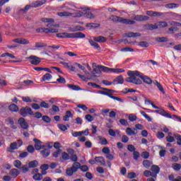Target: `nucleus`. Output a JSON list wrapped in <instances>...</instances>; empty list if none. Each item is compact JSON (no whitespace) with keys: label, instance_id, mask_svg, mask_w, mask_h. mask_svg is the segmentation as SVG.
<instances>
[{"label":"nucleus","instance_id":"f257e3e1","mask_svg":"<svg viewBox=\"0 0 181 181\" xmlns=\"http://www.w3.org/2000/svg\"><path fill=\"white\" fill-rule=\"evenodd\" d=\"M127 75L129 76L126 78L127 83H132L133 84L136 85H141L142 84V81L146 84H152V79L148 76H143L139 75V71H129L127 72ZM141 78V80L140 78Z\"/></svg>","mask_w":181,"mask_h":181},{"label":"nucleus","instance_id":"f03ea898","mask_svg":"<svg viewBox=\"0 0 181 181\" xmlns=\"http://www.w3.org/2000/svg\"><path fill=\"white\" fill-rule=\"evenodd\" d=\"M81 169L82 172H88V167L87 165H82L78 162H75L72 165L71 168L66 169V173L67 176H73L76 172H78Z\"/></svg>","mask_w":181,"mask_h":181},{"label":"nucleus","instance_id":"7ed1b4c3","mask_svg":"<svg viewBox=\"0 0 181 181\" xmlns=\"http://www.w3.org/2000/svg\"><path fill=\"white\" fill-rule=\"evenodd\" d=\"M57 37H59V39H84L86 35L81 32L74 33H62L57 34Z\"/></svg>","mask_w":181,"mask_h":181},{"label":"nucleus","instance_id":"20e7f679","mask_svg":"<svg viewBox=\"0 0 181 181\" xmlns=\"http://www.w3.org/2000/svg\"><path fill=\"white\" fill-rule=\"evenodd\" d=\"M103 90H105V91H107V92H105L103 90H99V93L100 94H104L105 95H108V97H110V98H112V100H115L116 101H119V103H124V100L122 99H121V98H118L116 96H112L111 94H112V93H114V90H110V89H107V88H103Z\"/></svg>","mask_w":181,"mask_h":181},{"label":"nucleus","instance_id":"39448f33","mask_svg":"<svg viewBox=\"0 0 181 181\" xmlns=\"http://www.w3.org/2000/svg\"><path fill=\"white\" fill-rule=\"evenodd\" d=\"M42 22L47 23V28L48 29H54V28H59V24H54V20L53 18H42Z\"/></svg>","mask_w":181,"mask_h":181},{"label":"nucleus","instance_id":"423d86ee","mask_svg":"<svg viewBox=\"0 0 181 181\" xmlns=\"http://www.w3.org/2000/svg\"><path fill=\"white\" fill-rule=\"evenodd\" d=\"M20 114L21 115H22V117H28V115H35V113H33V111H32V108L28 106H26L25 107H22L20 110Z\"/></svg>","mask_w":181,"mask_h":181},{"label":"nucleus","instance_id":"0eeeda50","mask_svg":"<svg viewBox=\"0 0 181 181\" xmlns=\"http://www.w3.org/2000/svg\"><path fill=\"white\" fill-rule=\"evenodd\" d=\"M28 59L30 60V63L34 66H37L40 64V62H42V59L40 57L35 55H31Z\"/></svg>","mask_w":181,"mask_h":181},{"label":"nucleus","instance_id":"6e6552de","mask_svg":"<svg viewBox=\"0 0 181 181\" xmlns=\"http://www.w3.org/2000/svg\"><path fill=\"white\" fill-rule=\"evenodd\" d=\"M151 112H155L156 114H160V115H163V117H166L167 118H172V115L169 114L165 110L160 108L157 110H151Z\"/></svg>","mask_w":181,"mask_h":181},{"label":"nucleus","instance_id":"1a4fd4ad","mask_svg":"<svg viewBox=\"0 0 181 181\" xmlns=\"http://www.w3.org/2000/svg\"><path fill=\"white\" fill-rule=\"evenodd\" d=\"M151 170L152 172L151 173H153V177L156 179V177H158V174L159 172H160V168H159L158 165H153L151 166Z\"/></svg>","mask_w":181,"mask_h":181},{"label":"nucleus","instance_id":"9d476101","mask_svg":"<svg viewBox=\"0 0 181 181\" xmlns=\"http://www.w3.org/2000/svg\"><path fill=\"white\" fill-rule=\"evenodd\" d=\"M133 19L134 21H136V22H144L145 21H149V17L142 15H136L134 16Z\"/></svg>","mask_w":181,"mask_h":181},{"label":"nucleus","instance_id":"9b49d317","mask_svg":"<svg viewBox=\"0 0 181 181\" xmlns=\"http://www.w3.org/2000/svg\"><path fill=\"white\" fill-rule=\"evenodd\" d=\"M33 141L35 142V148L36 151H40V149H43L45 148V146H42V141L37 139H34Z\"/></svg>","mask_w":181,"mask_h":181},{"label":"nucleus","instance_id":"f8f14e48","mask_svg":"<svg viewBox=\"0 0 181 181\" xmlns=\"http://www.w3.org/2000/svg\"><path fill=\"white\" fill-rule=\"evenodd\" d=\"M18 124H20L23 129H28L29 128V124H28V122H26V121H25V119L23 117H21L18 119Z\"/></svg>","mask_w":181,"mask_h":181},{"label":"nucleus","instance_id":"ddd939ff","mask_svg":"<svg viewBox=\"0 0 181 181\" xmlns=\"http://www.w3.org/2000/svg\"><path fill=\"white\" fill-rule=\"evenodd\" d=\"M9 175L11 177L15 179L16 177H18L19 175H21V172H19V170L16 168H13L10 170Z\"/></svg>","mask_w":181,"mask_h":181},{"label":"nucleus","instance_id":"4468645a","mask_svg":"<svg viewBox=\"0 0 181 181\" xmlns=\"http://www.w3.org/2000/svg\"><path fill=\"white\" fill-rule=\"evenodd\" d=\"M144 29H145V30H155L156 29H158V26L156 24H146L144 25Z\"/></svg>","mask_w":181,"mask_h":181},{"label":"nucleus","instance_id":"2eb2a0df","mask_svg":"<svg viewBox=\"0 0 181 181\" xmlns=\"http://www.w3.org/2000/svg\"><path fill=\"white\" fill-rule=\"evenodd\" d=\"M125 37H141V33H126L124 34Z\"/></svg>","mask_w":181,"mask_h":181},{"label":"nucleus","instance_id":"dca6fc26","mask_svg":"<svg viewBox=\"0 0 181 181\" xmlns=\"http://www.w3.org/2000/svg\"><path fill=\"white\" fill-rule=\"evenodd\" d=\"M15 149H18V143L13 142L10 144V147L7 148V152H11L13 153Z\"/></svg>","mask_w":181,"mask_h":181},{"label":"nucleus","instance_id":"f3484780","mask_svg":"<svg viewBox=\"0 0 181 181\" xmlns=\"http://www.w3.org/2000/svg\"><path fill=\"white\" fill-rule=\"evenodd\" d=\"M113 84H124V77L122 76H119L113 80Z\"/></svg>","mask_w":181,"mask_h":181},{"label":"nucleus","instance_id":"a211bd4d","mask_svg":"<svg viewBox=\"0 0 181 181\" xmlns=\"http://www.w3.org/2000/svg\"><path fill=\"white\" fill-rule=\"evenodd\" d=\"M98 69H99V70H101L104 73L112 72V70H113L112 68H109V67H107V66H104L103 65H98Z\"/></svg>","mask_w":181,"mask_h":181},{"label":"nucleus","instance_id":"6ab92c4d","mask_svg":"<svg viewBox=\"0 0 181 181\" xmlns=\"http://www.w3.org/2000/svg\"><path fill=\"white\" fill-rule=\"evenodd\" d=\"M126 134L131 136L132 135H136V134H138V131L136 130V129H132L131 127H127L126 129Z\"/></svg>","mask_w":181,"mask_h":181},{"label":"nucleus","instance_id":"aec40b11","mask_svg":"<svg viewBox=\"0 0 181 181\" xmlns=\"http://www.w3.org/2000/svg\"><path fill=\"white\" fill-rule=\"evenodd\" d=\"M156 26H157V29H162L163 28H168V26L169 25L166 21H160V22H157L156 23Z\"/></svg>","mask_w":181,"mask_h":181},{"label":"nucleus","instance_id":"412c9836","mask_svg":"<svg viewBox=\"0 0 181 181\" xmlns=\"http://www.w3.org/2000/svg\"><path fill=\"white\" fill-rule=\"evenodd\" d=\"M70 153H71V160H72V162H74V163H76V162H77V160H78V158L77 157V155L74 154V149H70L69 150Z\"/></svg>","mask_w":181,"mask_h":181},{"label":"nucleus","instance_id":"4be33fe9","mask_svg":"<svg viewBox=\"0 0 181 181\" xmlns=\"http://www.w3.org/2000/svg\"><path fill=\"white\" fill-rule=\"evenodd\" d=\"M146 15H148V16H162V15H163V13L156 12V11H147Z\"/></svg>","mask_w":181,"mask_h":181},{"label":"nucleus","instance_id":"5701e85b","mask_svg":"<svg viewBox=\"0 0 181 181\" xmlns=\"http://www.w3.org/2000/svg\"><path fill=\"white\" fill-rule=\"evenodd\" d=\"M122 23L124 25H135L136 22L131 19L122 18Z\"/></svg>","mask_w":181,"mask_h":181},{"label":"nucleus","instance_id":"b1692460","mask_svg":"<svg viewBox=\"0 0 181 181\" xmlns=\"http://www.w3.org/2000/svg\"><path fill=\"white\" fill-rule=\"evenodd\" d=\"M93 40H95V42H99V43H105V42H107V38L103 36H98L93 37Z\"/></svg>","mask_w":181,"mask_h":181},{"label":"nucleus","instance_id":"393cba45","mask_svg":"<svg viewBox=\"0 0 181 181\" xmlns=\"http://www.w3.org/2000/svg\"><path fill=\"white\" fill-rule=\"evenodd\" d=\"M95 160L98 163H100V165L105 166V160L104 159V157H103V156L95 157Z\"/></svg>","mask_w":181,"mask_h":181},{"label":"nucleus","instance_id":"a878e982","mask_svg":"<svg viewBox=\"0 0 181 181\" xmlns=\"http://www.w3.org/2000/svg\"><path fill=\"white\" fill-rule=\"evenodd\" d=\"M8 109L12 112H18L19 111V107H18V105H16L13 103L8 106Z\"/></svg>","mask_w":181,"mask_h":181},{"label":"nucleus","instance_id":"bb28decb","mask_svg":"<svg viewBox=\"0 0 181 181\" xmlns=\"http://www.w3.org/2000/svg\"><path fill=\"white\" fill-rule=\"evenodd\" d=\"M43 32L45 33H57L59 30L56 28H43Z\"/></svg>","mask_w":181,"mask_h":181},{"label":"nucleus","instance_id":"cd10ccee","mask_svg":"<svg viewBox=\"0 0 181 181\" xmlns=\"http://www.w3.org/2000/svg\"><path fill=\"white\" fill-rule=\"evenodd\" d=\"M154 86H156V87L158 88L159 91L163 93V94H165V90H163V87L160 84V83L158 82V81H153Z\"/></svg>","mask_w":181,"mask_h":181},{"label":"nucleus","instance_id":"c85d7f7f","mask_svg":"<svg viewBox=\"0 0 181 181\" xmlns=\"http://www.w3.org/2000/svg\"><path fill=\"white\" fill-rule=\"evenodd\" d=\"M40 153L43 158H47L50 155V150L49 148H45L40 151Z\"/></svg>","mask_w":181,"mask_h":181},{"label":"nucleus","instance_id":"c756f323","mask_svg":"<svg viewBox=\"0 0 181 181\" xmlns=\"http://www.w3.org/2000/svg\"><path fill=\"white\" fill-rule=\"evenodd\" d=\"M110 19L112 22H119L122 23V18L117 16H111Z\"/></svg>","mask_w":181,"mask_h":181},{"label":"nucleus","instance_id":"7c9ffc66","mask_svg":"<svg viewBox=\"0 0 181 181\" xmlns=\"http://www.w3.org/2000/svg\"><path fill=\"white\" fill-rule=\"evenodd\" d=\"M152 164H153L152 161L149 160H144L143 161V166H144L146 169H149V168L152 166Z\"/></svg>","mask_w":181,"mask_h":181},{"label":"nucleus","instance_id":"2f4dec72","mask_svg":"<svg viewBox=\"0 0 181 181\" xmlns=\"http://www.w3.org/2000/svg\"><path fill=\"white\" fill-rule=\"evenodd\" d=\"M73 114H71V112L70 110L66 111V115L64 116V121H69L70 117L72 118Z\"/></svg>","mask_w":181,"mask_h":181},{"label":"nucleus","instance_id":"473e14b6","mask_svg":"<svg viewBox=\"0 0 181 181\" xmlns=\"http://www.w3.org/2000/svg\"><path fill=\"white\" fill-rule=\"evenodd\" d=\"M89 43L90 46H93L95 49H97V50H100L101 49L98 43L94 42L93 40H89Z\"/></svg>","mask_w":181,"mask_h":181},{"label":"nucleus","instance_id":"72a5a7b5","mask_svg":"<svg viewBox=\"0 0 181 181\" xmlns=\"http://www.w3.org/2000/svg\"><path fill=\"white\" fill-rule=\"evenodd\" d=\"M46 4V0L37 1L34 3V8H39V6H42V5H45Z\"/></svg>","mask_w":181,"mask_h":181},{"label":"nucleus","instance_id":"f704fd0d","mask_svg":"<svg viewBox=\"0 0 181 181\" xmlns=\"http://www.w3.org/2000/svg\"><path fill=\"white\" fill-rule=\"evenodd\" d=\"M117 134L119 135V131L118 130L114 131V129H109V135H110V136L115 137L117 136Z\"/></svg>","mask_w":181,"mask_h":181},{"label":"nucleus","instance_id":"c9c22d12","mask_svg":"<svg viewBox=\"0 0 181 181\" xmlns=\"http://www.w3.org/2000/svg\"><path fill=\"white\" fill-rule=\"evenodd\" d=\"M39 162L37 160H32L28 163L29 168H37Z\"/></svg>","mask_w":181,"mask_h":181},{"label":"nucleus","instance_id":"e433bc0d","mask_svg":"<svg viewBox=\"0 0 181 181\" xmlns=\"http://www.w3.org/2000/svg\"><path fill=\"white\" fill-rule=\"evenodd\" d=\"M156 42H158V43H166V42H168V37H156Z\"/></svg>","mask_w":181,"mask_h":181},{"label":"nucleus","instance_id":"4c0bfd02","mask_svg":"<svg viewBox=\"0 0 181 181\" xmlns=\"http://www.w3.org/2000/svg\"><path fill=\"white\" fill-rule=\"evenodd\" d=\"M13 165L17 169H21V167L22 166V162H21V160H16L13 162Z\"/></svg>","mask_w":181,"mask_h":181},{"label":"nucleus","instance_id":"58836bf2","mask_svg":"<svg viewBox=\"0 0 181 181\" xmlns=\"http://www.w3.org/2000/svg\"><path fill=\"white\" fill-rule=\"evenodd\" d=\"M34 180H42L43 179V176L40 173H36L33 175Z\"/></svg>","mask_w":181,"mask_h":181},{"label":"nucleus","instance_id":"ea45409f","mask_svg":"<svg viewBox=\"0 0 181 181\" xmlns=\"http://www.w3.org/2000/svg\"><path fill=\"white\" fill-rule=\"evenodd\" d=\"M99 141H100V144L101 145H107L108 144V141H107V139L102 137V136H98Z\"/></svg>","mask_w":181,"mask_h":181},{"label":"nucleus","instance_id":"a19ab883","mask_svg":"<svg viewBox=\"0 0 181 181\" xmlns=\"http://www.w3.org/2000/svg\"><path fill=\"white\" fill-rule=\"evenodd\" d=\"M67 87H69V88H71V90H74L75 91H78V90H80V86H78L68 84Z\"/></svg>","mask_w":181,"mask_h":181},{"label":"nucleus","instance_id":"79ce46f5","mask_svg":"<svg viewBox=\"0 0 181 181\" xmlns=\"http://www.w3.org/2000/svg\"><path fill=\"white\" fill-rule=\"evenodd\" d=\"M141 114L143 115V117H144V118H146V119H147V121H148V122H152V118H151L149 115H148L144 111H141Z\"/></svg>","mask_w":181,"mask_h":181},{"label":"nucleus","instance_id":"37998d69","mask_svg":"<svg viewBox=\"0 0 181 181\" xmlns=\"http://www.w3.org/2000/svg\"><path fill=\"white\" fill-rule=\"evenodd\" d=\"M52 78V75L50 74H45L42 77V81H49Z\"/></svg>","mask_w":181,"mask_h":181},{"label":"nucleus","instance_id":"c03bdc74","mask_svg":"<svg viewBox=\"0 0 181 181\" xmlns=\"http://www.w3.org/2000/svg\"><path fill=\"white\" fill-rule=\"evenodd\" d=\"M40 107H41V108H50V105H49V103H45V101H42L40 104Z\"/></svg>","mask_w":181,"mask_h":181},{"label":"nucleus","instance_id":"a18cd8bd","mask_svg":"<svg viewBox=\"0 0 181 181\" xmlns=\"http://www.w3.org/2000/svg\"><path fill=\"white\" fill-rule=\"evenodd\" d=\"M59 16H71L73 13H69L67 11H64V12H59L58 13Z\"/></svg>","mask_w":181,"mask_h":181},{"label":"nucleus","instance_id":"49530a36","mask_svg":"<svg viewBox=\"0 0 181 181\" xmlns=\"http://www.w3.org/2000/svg\"><path fill=\"white\" fill-rule=\"evenodd\" d=\"M85 16L86 18H88V19H94V18H95V16H94L93 13L90 11L85 13Z\"/></svg>","mask_w":181,"mask_h":181},{"label":"nucleus","instance_id":"de8ad7c7","mask_svg":"<svg viewBox=\"0 0 181 181\" xmlns=\"http://www.w3.org/2000/svg\"><path fill=\"white\" fill-rule=\"evenodd\" d=\"M129 119L131 122H134V121H136V119H138V117L135 115L130 114L129 115Z\"/></svg>","mask_w":181,"mask_h":181},{"label":"nucleus","instance_id":"09e8293b","mask_svg":"<svg viewBox=\"0 0 181 181\" xmlns=\"http://www.w3.org/2000/svg\"><path fill=\"white\" fill-rule=\"evenodd\" d=\"M62 158L64 160H69V159H70V156L69 155V153L64 152L62 154Z\"/></svg>","mask_w":181,"mask_h":181},{"label":"nucleus","instance_id":"8fccbe9b","mask_svg":"<svg viewBox=\"0 0 181 181\" xmlns=\"http://www.w3.org/2000/svg\"><path fill=\"white\" fill-rule=\"evenodd\" d=\"M153 174L152 173V172H151V170H145L144 172V175L146 177H150V176H151V177H153Z\"/></svg>","mask_w":181,"mask_h":181},{"label":"nucleus","instance_id":"3c124183","mask_svg":"<svg viewBox=\"0 0 181 181\" xmlns=\"http://www.w3.org/2000/svg\"><path fill=\"white\" fill-rule=\"evenodd\" d=\"M82 135H84V132H72V136L74 137L81 136Z\"/></svg>","mask_w":181,"mask_h":181},{"label":"nucleus","instance_id":"603ef678","mask_svg":"<svg viewBox=\"0 0 181 181\" xmlns=\"http://www.w3.org/2000/svg\"><path fill=\"white\" fill-rule=\"evenodd\" d=\"M140 156H141V154H139V152H138L136 151L133 152V158H134V160H138V159H139Z\"/></svg>","mask_w":181,"mask_h":181},{"label":"nucleus","instance_id":"864d4df0","mask_svg":"<svg viewBox=\"0 0 181 181\" xmlns=\"http://www.w3.org/2000/svg\"><path fill=\"white\" fill-rule=\"evenodd\" d=\"M173 168L174 169V170L179 171L181 169V165L179 163H173Z\"/></svg>","mask_w":181,"mask_h":181},{"label":"nucleus","instance_id":"5fc2aeb1","mask_svg":"<svg viewBox=\"0 0 181 181\" xmlns=\"http://www.w3.org/2000/svg\"><path fill=\"white\" fill-rule=\"evenodd\" d=\"M127 149H128V151H129V152H135L136 151V148L132 144H129L127 146Z\"/></svg>","mask_w":181,"mask_h":181},{"label":"nucleus","instance_id":"6e6d98bb","mask_svg":"<svg viewBox=\"0 0 181 181\" xmlns=\"http://www.w3.org/2000/svg\"><path fill=\"white\" fill-rule=\"evenodd\" d=\"M23 173H26V172H29V168L28 167V165H21V168Z\"/></svg>","mask_w":181,"mask_h":181},{"label":"nucleus","instance_id":"4d7b16f0","mask_svg":"<svg viewBox=\"0 0 181 181\" xmlns=\"http://www.w3.org/2000/svg\"><path fill=\"white\" fill-rule=\"evenodd\" d=\"M175 139L177 140V145H181V136L180 134H174Z\"/></svg>","mask_w":181,"mask_h":181},{"label":"nucleus","instance_id":"13d9d810","mask_svg":"<svg viewBox=\"0 0 181 181\" xmlns=\"http://www.w3.org/2000/svg\"><path fill=\"white\" fill-rule=\"evenodd\" d=\"M62 153V149H58L52 153L53 158H59V155Z\"/></svg>","mask_w":181,"mask_h":181},{"label":"nucleus","instance_id":"bf43d9fd","mask_svg":"<svg viewBox=\"0 0 181 181\" xmlns=\"http://www.w3.org/2000/svg\"><path fill=\"white\" fill-rule=\"evenodd\" d=\"M59 78L57 79V81L58 83H60L61 84H66V79L63 78L62 76H59Z\"/></svg>","mask_w":181,"mask_h":181},{"label":"nucleus","instance_id":"052dcab7","mask_svg":"<svg viewBox=\"0 0 181 181\" xmlns=\"http://www.w3.org/2000/svg\"><path fill=\"white\" fill-rule=\"evenodd\" d=\"M30 42L29 40L25 38H21L20 45H29Z\"/></svg>","mask_w":181,"mask_h":181},{"label":"nucleus","instance_id":"680f3d73","mask_svg":"<svg viewBox=\"0 0 181 181\" xmlns=\"http://www.w3.org/2000/svg\"><path fill=\"white\" fill-rule=\"evenodd\" d=\"M141 157L144 159H148V158H149V152L148 151H144L141 153Z\"/></svg>","mask_w":181,"mask_h":181},{"label":"nucleus","instance_id":"e2e57ef3","mask_svg":"<svg viewBox=\"0 0 181 181\" xmlns=\"http://www.w3.org/2000/svg\"><path fill=\"white\" fill-rule=\"evenodd\" d=\"M124 71H125V70L122 69H112V73H124Z\"/></svg>","mask_w":181,"mask_h":181},{"label":"nucleus","instance_id":"0e129e2a","mask_svg":"<svg viewBox=\"0 0 181 181\" xmlns=\"http://www.w3.org/2000/svg\"><path fill=\"white\" fill-rule=\"evenodd\" d=\"M119 122H120L121 125H123L124 127H127V125H128V121L125 119H121L119 120Z\"/></svg>","mask_w":181,"mask_h":181},{"label":"nucleus","instance_id":"69168bd1","mask_svg":"<svg viewBox=\"0 0 181 181\" xmlns=\"http://www.w3.org/2000/svg\"><path fill=\"white\" fill-rule=\"evenodd\" d=\"M77 107H78V108H81V110H83V111H87V110H88V107L86 105L79 104L77 105Z\"/></svg>","mask_w":181,"mask_h":181},{"label":"nucleus","instance_id":"338daca9","mask_svg":"<svg viewBox=\"0 0 181 181\" xmlns=\"http://www.w3.org/2000/svg\"><path fill=\"white\" fill-rule=\"evenodd\" d=\"M139 46H141V47H149V43L146 42H141L139 44Z\"/></svg>","mask_w":181,"mask_h":181},{"label":"nucleus","instance_id":"774afa93","mask_svg":"<svg viewBox=\"0 0 181 181\" xmlns=\"http://www.w3.org/2000/svg\"><path fill=\"white\" fill-rule=\"evenodd\" d=\"M42 121L49 123L52 121V119L49 116H42Z\"/></svg>","mask_w":181,"mask_h":181}]
</instances>
